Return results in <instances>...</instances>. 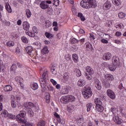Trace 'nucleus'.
Listing matches in <instances>:
<instances>
[{
	"label": "nucleus",
	"instance_id": "f257e3e1",
	"mask_svg": "<svg viewBox=\"0 0 126 126\" xmlns=\"http://www.w3.org/2000/svg\"><path fill=\"white\" fill-rule=\"evenodd\" d=\"M39 82L42 88L41 91L45 92L46 90L48 89L49 91H53L54 87L48 85V72L46 71L42 74L41 78L39 79Z\"/></svg>",
	"mask_w": 126,
	"mask_h": 126
},
{
	"label": "nucleus",
	"instance_id": "f03ea898",
	"mask_svg": "<svg viewBox=\"0 0 126 126\" xmlns=\"http://www.w3.org/2000/svg\"><path fill=\"white\" fill-rule=\"evenodd\" d=\"M81 6L84 8H95L97 6V3L95 0H83L80 2Z\"/></svg>",
	"mask_w": 126,
	"mask_h": 126
},
{
	"label": "nucleus",
	"instance_id": "7ed1b4c3",
	"mask_svg": "<svg viewBox=\"0 0 126 126\" xmlns=\"http://www.w3.org/2000/svg\"><path fill=\"white\" fill-rule=\"evenodd\" d=\"M94 103L96 104V111H97V112H99V113H102V112L104 111V107L103 106V104L102 103L101 98H100V97L96 98L94 99Z\"/></svg>",
	"mask_w": 126,
	"mask_h": 126
},
{
	"label": "nucleus",
	"instance_id": "20e7f679",
	"mask_svg": "<svg viewBox=\"0 0 126 126\" xmlns=\"http://www.w3.org/2000/svg\"><path fill=\"white\" fill-rule=\"evenodd\" d=\"M84 92H82V94L85 99H88L92 96V91H91V88L89 86L85 87Z\"/></svg>",
	"mask_w": 126,
	"mask_h": 126
},
{
	"label": "nucleus",
	"instance_id": "39448f33",
	"mask_svg": "<svg viewBox=\"0 0 126 126\" xmlns=\"http://www.w3.org/2000/svg\"><path fill=\"white\" fill-rule=\"evenodd\" d=\"M33 32H26V34L27 35H28L30 36V37H32V38H34V39H36L37 38V36H36V34H35V33L36 34H38V30H37V28L36 27H33L32 28Z\"/></svg>",
	"mask_w": 126,
	"mask_h": 126
},
{
	"label": "nucleus",
	"instance_id": "423d86ee",
	"mask_svg": "<svg viewBox=\"0 0 126 126\" xmlns=\"http://www.w3.org/2000/svg\"><path fill=\"white\" fill-rule=\"evenodd\" d=\"M94 85L97 90H101V89H102V85L101 84V82L96 78H94Z\"/></svg>",
	"mask_w": 126,
	"mask_h": 126
},
{
	"label": "nucleus",
	"instance_id": "0eeeda50",
	"mask_svg": "<svg viewBox=\"0 0 126 126\" xmlns=\"http://www.w3.org/2000/svg\"><path fill=\"white\" fill-rule=\"evenodd\" d=\"M112 63L113 65H115L116 67H118L120 64V59L117 56H114L112 58Z\"/></svg>",
	"mask_w": 126,
	"mask_h": 126
},
{
	"label": "nucleus",
	"instance_id": "6e6552de",
	"mask_svg": "<svg viewBox=\"0 0 126 126\" xmlns=\"http://www.w3.org/2000/svg\"><path fill=\"white\" fill-rule=\"evenodd\" d=\"M106 93L107 95L109 96L112 100L116 99V94H115V93L112 91V90H108Z\"/></svg>",
	"mask_w": 126,
	"mask_h": 126
},
{
	"label": "nucleus",
	"instance_id": "1a4fd4ad",
	"mask_svg": "<svg viewBox=\"0 0 126 126\" xmlns=\"http://www.w3.org/2000/svg\"><path fill=\"white\" fill-rule=\"evenodd\" d=\"M113 121L115 124H117V125H121L122 124V119L120 118L118 115L114 116Z\"/></svg>",
	"mask_w": 126,
	"mask_h": 126
},
{
	"label": "nucleus",
	"instance_id": "9d476101",
	"mask_svg": "<svg viewBox=\"0 0 126 126\" xmlns=\"http://www.w3.org/2000/svg\"><path fill=\"white\" fill-rule=\"evenodd\" d=\"M111 58L112 54L109 52L105 53L102 57V59L103 60H104V61H110V60H111Z\"/></svg>",
	"mask_w": 126,
	"mask_h": 126
},
{
	"label": "nucleus",
	"instance_id": "9b49d317",
	"mask_svg": "<svg viewBox=\"0 0 126 126\" xmlns=\"http://www.w3.org/2000/svg\"><path fill=\"white\" fill-rule=\"evenodd\" d=\"M39 6L42 9H47L49 8V4H47L46 0H44L40 3Z\"/></svg>",
	"mask_w": 126,
	"mask_h": 126
},
{
	"label": "nucleus",
	"instance_id": "f8f14e48",
	"mask_svg": "<svg viewBox=\"0 0 126 126\" xmlns=\"http://www.w3.org/2000/svg\"><path fill=\"white\" fill-rule=\"evenodd\" d=\"M15 79L19 85H20L22 88L24 87L23 84H22V82H23L22 78L17 76L15 77Z\"/></svg>",
	"mask_w": 126,
	"mask_h": 126
},
{
	"label": "nucleus",
	"instance_id": "ddd939ff",
	"mask_svg": "<svg viewBox=\"0 0 126 126\" xmlns=\"http://www.w3.org/2000/svg\"><path fill=\"white\" fill-rule=\"evenodd\" d=\"M111 6H112V4L109 0L106 1L103 4V7L106 9V10H108V9L111 8Z\"/></svg>",
	"mask_w": 126,
	"mask_h": 126
},
{
	"label": "nucleus",
	"instance_id": "4468645a",
	"mask_svg": "<svg viewBox=\"0 0 126 126\" xmlns=\"http://www.w3.org/2000/svg\"><path fill=\"white\" fill-rule=\"evenodd\" d=\"M23 29L26 31H28L29 28H30V24L27 21H24L23 23Z\"/></svg>",
	"mask_w": 126,
	"mask_h": 126
},
{
	"label": "nucleus",
	"instance_id": "2eb2a0df",
	"mask_svg": "<svg viewBox=\"0 0 126 126\" xmlns=\"http://www.w3.org/2000/svg\"><path fill=\"white\" fill-rule=\"evenodd\" d=\"M60 101L63 104H67V103L69 102V100L68 99V95L62 96L60 99Z\"/></svg>",
	"mask_w": 126,
	"mask_h": 126
},
{
	"label": "nucleus",
	"instance_id": "dca6fc26",
	"mask_svg": "<svg viewBox=\"0 0 126 126\" xmlns=\"http://www.w3.org/2000/svg\"><path fill=\"white\" fill-rule=\"evenodd\" d=\"M70 79L69 78V75L68 74V73H64L63 74V79H62V81H63V82H66L67 81H69Z\"/></svg>",
	"mask_w": 126,
	"mask_h": 126
},
{
	"label": "nucleus",
	"instance_id": "f3484780",
	"mask_svg": "<svg viewBox=\"0 0 126 126\" xmlns=\"http://www.w3.org/2000/svg\"><path fill=\"white\" fill-rule=\"evenodd\" d=\"M86 70L89 74H94V70L90 66H87L86 67Z\"/></svg>",
	"mask_w": 126,
	"mask_h": 126
},
{
	"label": "nucleus",
	"instance_id": "a211bd4d",
	"mask_svg": "<svg viewBox=\"0 0 126 126\" xmlns=\"http://www.w3.org/2000/svg\"><path fill=\"white\" fill-rule=\"evenodd\" d=\"M86 49L87 51H93V47H92V44H91L90 43L87 42L85 43Z\"/></svg>",
	"mask_w": 126,
	"mask_h": 126
},
{
	"label": "nucleus",
	"instance_id": "6ab92c4d",
	"mask_svg": "<svg viewBox=\"0 0 126 126\" xmlns=\"http://www.w3.org/2000/svg\"><path fill=\"white\" fill-rule=\"evenodd\" d=\"M60 93L61 94H62V95H64L65 94H68V90H67V88L65 87H62Z\"/></svg>",
	"mask_w": 126,
	"mask_h": 126
},
{
	"label": "nucleus",
	"instance_id": "aec40b11",
	"mask_svg": "<svg viewBox=\"0 0 126 126\" xmlns=\"http://www.w3.org/2000/svg\"><path fill=\"white\" fill-rule=\"evenodd\" d=\"M5 7L7 11H8V12H9V13L12 12V9H11V7L9 5V3L7 2L5 3Z\"/></svg>",
	"mask_w": 126,
	"mask_h": 126
},
{
	"label": "nucleus",
	"instance_id": "412c9836",
	"mask_svg": "<svg viewBox=\"0 0 126 126\" xmlns=\"http://www.w3.org/2000/svg\"><path fill=\"white\" fill-rule=\"evenodd\" d=\"M26 51L29 55H31L33 51V48L31 46H29L26 48Z\"/></svg>",
	"mask_w": 126,
	"mask_h": 126
},
{
	"label": "nucleus",
	"instance_id": "4be33fe9",
	"mask_svg": "<svg viewBox=\"0 0 126 126\" xmlns=\"http://www.w3.org/2000/svg\"><path fill=\"white\" fill-rule=\"evenodd\" d=\"M78 85L80 86V87H82L85 85V81L84 80L80 79L78 81Z\"/></svg>",
	"mask_w": 126,
	"mask_h": 126
},
{
	"label": "nucleus",
	"instance_id": "5701e85b",
	"mask_svg": "<svg viewBox=\"0 0 126 126\" xmlns=\"http://www.w3.org/2000/svg\"><path fill=\"white\" fill-rule=\"evenodd\" d=\"M74 72H75V74H76V76L78 77L81 76V71H80V70L75 68L74 70Z\"/></svg>",
	"mask_w": 126,
	"mask_h": 126
},
{
	"label": "nucleus",
	"instance_id": "b1692460",
	"mask_svg": "<svg viewBox=\"0 0 126 126\" xmlns=\"http://www.w3.org/2000/svg\"><path fill=\"white\" fill-rule=\"evenodd\" d=\"M4 90L5 92H9V91H12V87H11L10 85H6L4 88Z\"/></svg>",
	"mask_w": 126,
	"mask_h": 126
},
{
	"label": "nucleus",
	"instance_id": "393cba45",
	"mask_svg": "<svg viewBox=\"0 0 126 126\" xmlns=\"http://www.w3.org/2000/svg\"><path fill=\"white\" fill-rule=\"evenodd\" d=\"M105 78H106L107 80L112 81V80H114V76L111 74H106L105 75Z\"/></svg>",
	"mask_w": 126,
	"mask_h": 126
},
{
	"label": "nucleus",
	"instance_id": "a878e982",
	"mask_svg": "<svg viewBox=\"0 0 126 126\" xmlns=\"http://www.w3.org/2000/svg\"><path fill=\"white\" fill-rule=\"evenodd\" d=\"M72 60L74 63H78V56L77 54H74L72 55Z\"/></svg>",
	"mask_w": 126,
	"mask_h": 126
},
{
	"label": "nucleus",
	"instance_id": "bb28decb",
	"mask_svg": "<svg viewBox=\"0 0 126 126\" xmlns=\"http://www.w3.org/2000/svg\"><path fill=\"white\" fill-rule=\"evenodd\" d=\"M49 53V50H48V47L45 46L41 50V54L42 55H45Z\"/></svg>",
	"mask_w": 126,
	"mask_h": 126
},
{
	"label": "nucleus",
	"instance_id": "cd10ccee",
	"mask_svg": "<svg viewBox=\"0 0 126 126\" xmlns=\"http://www.w3.org/2000/svg\"><path fill=\"white\" fill-rule=\"evenodd\" d=\"M70 42L71 44H76L77 43H79V40H77L75 38H72L70 39Z\"/></svg>",
	"mask_w": 126,
	"mask_h": 126
},
{
	"label": "nucleus",
	"instance_id": "c85d7f7f",
	"mask_svg": "<svg viewBox=\"0 0 126 126\" xmlns=\"http://www.w3.org/2000/svg\"><path fill=\"white\" fill-rule=\"evenodd\" d=\"M109 69H110L111 70V71H114V70H116L117 67L113 65L112 64V65H108Z\"/></svg>",
	"mask_w": 126,
	"mask_h": 126
},
{
	"label": "nucleus",
	"instance_id": "c756f323",
	"mask_svg": "<svg viewBox=\"0 0 126 126\" xmlns=\"http://www.w3.org/2000/svg\"><path fill=\"white\" fill-rule=\"evenodd\" d=\"M11 105L12 108H16V107H17L16 101H15V99H12L11 100Z\"/></svg>",
	"mask_w": 126,
	"mask_h": 126
},
{
	"label": "nucleus",
	"instance_id": "7c9ffc66",
	"mask_svg": "<svg viewBox=\"0 0 126 126\" xmlns=\"http://www.w3.org/2000/svg\"><path fill=\"white\" fill-rule=\"evenodd\" d=\"M52 26V22L50 21H46L45 23V28H49V27H51Z\"/></svg>",
	"mask_w": 126,
	"mask_h": 126
},
{
	"label": "nucleus",
	"instance_id": "2f4dec72",
	"mask_svg": "<svg viewBox=\"0 0 126 126\" xmlns=\"http://www.w3.org/2000/svg\"><path fill=\"white\" fill-rule=\"evenodd\" d=\"M78 17H79L82 21H85V17L80 12L78 14Z\"/></svg>",
	"mask_w": 126,
	"mask_h": 126
},
{
	"label": "nucleus",
	"instance_id": "473e14b6",
	"mask_svg": "<svg viewBox=\"0 0 126 126\" xmlns=\"http://www.w3.org/2000/svg\"><path fill=\"white\" fill-rule=\"evenodd\" d=\"M26 14L27 15L28 18H30V17H31V15H32L31 11L28 9L26 10Z\"/></svg>",
	"mask_w": 126,
	"mask_h": 126
},
{
	"label": "nucleus",
	"instance_id": "72a5a7b5",
	"mask_svg": "<svg viewBox=\"0 0 126 126\" xmlns=\"http://www.w3.org/2000/svg\"><path fill=\"white\" fill-rule=\"evenodd\" d=\"M112 2L114 4H115L117 6L121 5V0H112Z\"/></svg>",
	"mask_w": 126,
	"mask_h": 126
},
{
	"label": "nucleus",
	"instance_id": "f704fd0d",
	"mask_svg": "<svg viewBox=\"0 0 126 126\" xmlns=\"http://www.w3.org/2000/svg\"><path fill=\"white\" fill-rule=\"evenodd\" d=\"M27 111L28 113L29 114V116H30V117H33V116H34V112H33V111H32V109H31V108L28 109Z\"/></svg>",
	"mask_w": 126,
	"mask_h": 126
},
{
	"label": "nucleus",
	"instance_id": "c9c22d12",
	"mask_svg": "<svg viewBox=\"0 0 126 126\" xmlns=\"http://www.w3.org/2000/svg\"><path fill=\"white\" fill-rule=\"evenodd\" d=\"M111 84H110V82L106 81L103 83V86L106 88H110Z\"/></svg>",
	"mask_w": 126,
	"mask_h": 126
},
{
	"label": "nucleus",
	"instance_id": "e433bc0d",
	"mask_svg": "<svg viewBox=\"0 0 126 126\" xmlns=\"http://www.w3.org/2000/svg\"><path fill=\"white\" fill-rule=\"evenodd\" d=\"M33 90H37V89L38 88V84L37 83H34L31 86Z\"/></svg>",
	"mask_w": 126,
	"mask_h": 126
},
{
	"label": "nucleus",
	"instance_id": "4c0bfd02",
	"mask_svg": "<svg viewBox=\"0 0 126 126\" xmlns=\"http://www.w3.org/2000/svg\"><path fill=\"white\" fill-rule=\"evenodd\" d=\"M87 112H90L92 108V103H88L86 105Z\"/></svg>",
	"mask_w": 126,
	"mask_h": 126
},
{
	"label": "nucleus",
	"instance_id": "58836bf2",
	"mask_svg": "<svg viewBox=\"0 0 126 126\" xmlns=\"http://www.w3.org/2000/svg\"><path fill=\"white\" fill-rule=\"evenodd\" d=\"M51 97V95H50V94H47L45 96V99H46V102L48 104L50 103V98Z\"/></svg>",
	"mask_w": 126,
	"mask_h": 126
},
{
	"label": "nucleus",
	"instance_id": "ea45409f",
	"mask_svg": "<svg viewBox=\"0 0 126 126\" xmlns=\"http://www.w3.org/2000/svg\"><path fill=\"white\" fill-rule=\"evenodd\" d=\"M52 3L55 6H58L60 4V0H52Z\"/></svg>",
	"mask_w": 126,
	"mask_h": 126
},
{
	"label": "nucleus",
	"instance_id": "a19ab883",
	"mask_svg": "<svg viewBox=\"0 0 126 126\" xmlns=\"http://www.w3.org/2000/svg\"><path fill=\"white\" fill-rule=\"evenodd\" d=\"M118 16L119 18H121L122 19L126 17V14L124 12H120V13H119Z\"/></svg>",
	"mask_w": 126,
	"mask_h": 126
},
{
	"label": "nucleus",
	"instance_id": "79ce46f5",
	"mask_svg": "<svg viewBox=\"0 0 126 126\" xmlns=\"http://www.w3.org/2000/svg\"><path fill=\"white\" fill-rule=\"evenodd\" d=\"M6 45L8 47H13L14 46V42L11 41H8L6 43Z\"/></svg>",
	"mask_w": 126,
	"mask_h": 126
},
{
	"label": "nucleus",
	"instance_id": "37998d69",
	"mask_svg": "<svg viewBox=\"0 0 126 126\" xmlns=\"http://www.w3.org/2000/svg\"><path fill=\"white\" fill-rule=\"evenodd\" d=\"M46 125V122L44 121H40L38 122L37 126H45Z\"/></svg>",
	"mask_w": 126,
	"mask_h": 126
},
{
	"label": "nucleus",
	"instance_id": "c03bdc74",
	"mask_svg": "<svg viewBox=\"0 0 126 126\" xmlns=\"http://www.w3.org/2000/svg\"><path fill=\"white\" fill-rule=\"evenodd\" d=\"M68 98L69 99V102H72L75 100V97L72 95H68Z\"/></svg>",
	"mask_w": 126,
	"mask_h": 126
},
{
	"label": "nucleus",
	"instance_id": "a18cd8bd",
	"mask_svg": "<svg viewBox=\"0 0 126 126\" xmlns=\"http://www.w3.org/2000/svg\"><path fill=\"white\" fill-rule=\"evenodd\" d=\"M54 115L56 118H57L58 122H61V117L57 112H55Z\"/></svg>",
	"mask_w": 126,
	"mask_h": 126
},
{
	"label": "nucleus",
	"instance_id": "49530a36",
	"mask_svg": "<svg viewBox=\"0 0 126 126\" xmlns=\"http://www.w3.org/2000/svg\"><path fill=\"white\" fill-rule=\"evenodd\" d=\"M2 114H3L4 117L5 118H7V117H8V115H9V114H8V112H7V111H6V110H3Z\"/></svg>",
	"mask_w": 126,
	"mask_h": 126
},
{
	"label": "nucleus",
	"instance_id": "de8ad7c7",
	"mask_svg": "<svg viewBox=\"0 0 126 126\" xmlns=\"http://www.w3.org/2000/svg\"><path fill=\"white\" fill-rule=\"evenodd\" d=\"M92 75L93 74H87V73H85V75L87 79H88V80H91L92 79Z\"/></svg>",
	"mask_w": 126,
	"mask_h": 126
},
{
	"label": "nucleus",
	"instance_id": "09e8293b",
	"mask_svg": "<svg viewBox=\"0 0 126 126\" xmlns=\"http://www.w3.org/2000/svg\"><path fill=\"white\" fill-rule=\"evenodd\" d=\"M74 109V106L72 105H68L67 107V110H68V111H72Z\"/></svg>",
	"mask_w": 126,
	"mask_h": 126
},
{
	"label": "nucleus",
	"instance_id": "8fccbe9b",
	"mask_svg": "<svg viewBox=\"0 0 126 126\" xmlns=\"http://www.w3.org/2000/svg\"><path fill=\"white\" fill-rule=\"evenodd\" d=\"M21 39H22V42H23V43H25L26 44H28V39H27V38H26V37L23 36V37H22Z\"/></svg>",
	"mask_w": 126,
	"mask_h": 126
},
{
	"label": "nucleus",
	"instance_id": "3c124183",
	"mask_svg": "<svg viewBox=\"0 0 126 126\" xmlns=\"http://www.w3.org/2000/svg\"><path fill=\"white\" fill-rule=\"evenodd\" d=\"M45 35L46 38H52L53 37V34L48 32H46Z\"/></svg>",
	"mask_w": 126,
	"mask_h": 126
},
{
	"label": "nucleus",
	"instance_id": "603ef678",
	"mask_svg": "<svg viewBox=\"0 0 126 126\" xmlns=\"http://www.w3.org/2000/svg\"><path fill=\"white\" fill-rule=\"evenodd\" d=\"M21 52V51H20V49H19V47H17L15 51L16 55L20 56Z\"/></svg>",
	"mask_w": 126,
	"mask_h": 126
},
{
	"label": "nucleus",
	"instance_id": "864d4df0",
	"mask_svg": "<svg viewBox=\"0 0 126 126\" xmlns=\"http://www.w3.org/2000/svg\"><path fill=\"white\" fill-rule=\"evenodd\" d=\"M51 72H52L53 74H57V71H56V67H51Z\"/></svg>",
	"mask_w": 126,
	"mask_h": 126
},
{
	"label": "nucleus",
	"instance_id": "5fc2aeb1",
	"mask_svg": "<svg viewBox=\"0 0 126 126\" xmlns=\"http://www.w3.org/2000/svg\"><path fill=\"white\" fill-rule=\"evenodd\" d=\"M11 69L13 71H15L16 70V64H13V65L11 67Z\"/></svg>",
	"mask_w": 126,
	"mask_h": 126
},
{
	"label": "nucleus",
	"instance_id": "6e6d98bb",
	"mask_svg": "<svg viewBox=\"0 0 126 126\" xmlns=\"http://www.w3.org/2000/svg\"><path fill=\"white\" fill-rule=\"evenodd\" d=\"M77 124L80 126V125H82L83 124V120L81 118H80L79 120L77 121Z\"/></svg>",
	"mask_w": 126,
	"mask_h": 126
},
{
	"label": "nucleus",
	"instance_id": "4d7b16f0",
	"mask_svg": "<svg viewBox=\"0 0 126 126\" xmlns=\"http://www.w3.org/2000/svg\"><path fill=\"white\" fill-rule=\"evenodd\" d=\"M100 42H101V43H102L103 44H108V40H107L105 38L101 39Z\"/></svg>",
	"mask_w": 126,
	"mask_h": 126
},
{
	"label": "nucleus",
	"instance_id": "13d9d810",
	"mask_svg": "<svg viewBox=\"0 0 126 126\" xmlns=\"http://www.w3.org/2000/svg\"><path fill=\"white\" fill-rule=\"evenodd\" d=\"M34 107H35L34 103L32 102H29V108H30V109H31V108H34Z\"/></svg>",
	"mask_w": 126,
	"mask_h": 126
},
{
	"label": "nucleus",
	"instance_id": "bf43d9fd",
	"mask_svg": "<svg viewBox=\"0 0 126 126\" xmlns=\"http://www.w3.org/2000/svg\"><path fill=\"white\" fill-rule=\"evenodd\" d=\"M7 117L11 120H14V119H15V116L11 114H8Z\"/></svg>",
	"mask_w": 126,
	"mask_h": 126
},
{
	"label": "nucleus",
	"instance_id": "052dcab7",
	"mask_svg": "<svg viewBox=\"0 0 126 126\" xmlns=\"http://www.w3.org/2000/svg\"><path fill=\"white\" fill-rule=\"evenodd\" d=\"M24 106L25 107H26V109H30V107H29V103L25 102L24 103Z\"/></svg>",
	"mask_w": 126,
	"mask_h": 126
},
{
	"label": "nucleus",
	"instance_id": "680f3d73",
	"mask_svg": "<svg viewBox=\"0 0 126 126\" xmlns=\"http://www.w3.org/2000/svg\"><path fill=\"white\" fill-rule=\"evenodd\" d=\"M76 8H75V7H74V6H73L72 7V12H73V14H75V13H76Z\"/></svg>",
	"mask_w": 126,
	"mask_h": 126
},
{
	"label": "nucleus",
	"instance_id": "e2e57ef3",
	"mask_svg": "<svg viewBox=\"0 0 126 126\" xmlns=\"http://www.w3.org/2000/svg\"><path fill=\"white\" fill-rule=\"evenodd\" d=\"M51 82L53 84V85H57V81H56L55 80L51 79L50 80Z\"/></svg>",
	"mask_w": 126,
	"mask_h": 126
},
{
	"label": "nucleus",
	"instance_id": "0e129e2a",
	"mask_svg": "<svg viewBox=\"0 0 126 126\" xmlns=\"http://www.w3.org/2000/svg\"><path fill=\"white\" fill-rule=\"evenodd\" d=\"M116 36H117V37H120V36L122 35V32H117L115 33Z\"/></svg>",
	"mask_w": 126,
	"mask_h": 126
},
{
	"label": "nucleus",
	"instance_id": "69168bd1",
	"mask_svg": "<svg viewBox=\"0 0 126 126\" xmlns=\"http://www.w3.org/2000/svg\"><path fill=\"white\" fill-rule=\"evenodd\" d=\"M115 111H116V109L115 108V107H112V108L110 109V112H111L113 114H114Z\"/></svg>",
	"mask_w": 126,
	"mask_h": 126
},
{
	"label": "nucleus",
	"instance_id": "338daca9",
	"mask_svg": "<svg viewBox=\"0 0 126 126\" xmlns=\"http://www.w3.org/2000/svg\"><path fill=\"white\" fill-rule=\"evenodd\" d=\"M13 99H15L16 102H19L20 100V97L19 96H16L15 98H14Z\"/></svg>",
	"mask_w": 126,
	"mask_h": 126
},
{
	"label": "nucleus",
	"instance_id": "774afa93",
	"mask_svg": "<svg viewBox=\"0 0 126 126\" xmlns=\"http://www.w3.org/2000/svg\"><path fill=\"white\" fill-rule=\"evenodd\" d=\"M66 61H69L70 60V55H68L65 57Z\"/></svg>",
	"mask_w": 126,
	"mask_h": 126
}]
</instances>
